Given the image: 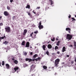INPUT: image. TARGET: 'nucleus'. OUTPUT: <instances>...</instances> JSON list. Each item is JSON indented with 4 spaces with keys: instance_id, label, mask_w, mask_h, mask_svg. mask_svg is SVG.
I'll return each mask as SVG.
<instances>
[{
    "instance_id": "nucleus-4",
    "label": "nucleus",
    "mask_w": 76,
    "mask_h": 76,
    "mask_svg": "<svg viewBox=\"0 0 76 76\" xmlns=\"http://www.w3.org/2000/svg\"><path fill=\"white\" fill-rule=\"evenodd\" d=\"M4 14L5 16H7L8 18L10 17V14H9V12H7V11H4Z\"/></svg>"
},
{
    "instance_id": "nucleus-12",
    "label": "nucleus",
    "mask_w": 76,
    "mask_h": 76,
    "mask_svg": "<svg viewBox=\"0 0 76 76\" xmlns=\"http://www.w3.org/2000/svg\"><path fill=\"white\" fill-rule=\"evenodd\" d=\"M48 48L49 49H51L52 48V46L50 44H49L48 45Z\"/></svg>"
},
{
    "instance_id": "nucleus-14",
    "label": "nucleus",
    "mask_w": 76,
    "mask_h": 76,
    "mask_svg": "<svg viewBox=\"0 0 76 76\" xmlns=\"http://www.w3.org/2000/svg\"><path fill=\"white\" fill-rule=\"evenodd\" d=\"M64 51H66V47L64 46L62 48V52L64 53Z\"/></svg>"
},
{
    "instance_id": "nucleus-17",
    "label": "nucleus",
    "mask_w": 76,
    "mask_h": 76,
    "mask_svg": "<svg viewBox=\"0 0 76 76\" xmlns=\"http://www.w3.org/2000/svg\"><path fill=\"white\" fill-rule=\"evenodd\" d=\"M25 41H23L21 43V45H25Z\"/></svg>"
},
{
    "instance_id": "nucleus-61",
    "label": "nucleus",
    "mask_w": 76,
    "mask_h": 76,
    "mask_svg": "<svg viewBox=\"0 0 76 76\" xmlns=\"http://www.w3.org/2000/svg\"><path fill=\"white\" fill-rule=\"evenodd\" d=\"M34 74H32L31 76H34Z\"/></svg>"
},
{
    "instance_id": "nucleus-20",
    "label": "nucleus",
    "mask_w": 76,
    "mask_h": 76,
    "mask_svg": "<svg viewBox=\"0 0 76 76\" xmlns=\"http://www.w3.org/2000/svg\"><path fill=\"white\" fill-rule=\"evenodd\" d=\"M43 49L44 50H45V45H43L42 47Z\"/></svg>"
},
{
    "instance_id": "nucleus-36",
    "label": "nucleus",
    "mask_w": 76,
    "mask_h": 76,
    "mask_svg": "<svg viewBox=\"0 0 76 76\" xmlns=\"http://www.w3.org/2000/svg\"><path fill=\"white\" fill-rule=\"evenodd\" d=\"M71 64H73L74 63V61H71Z\"/></svg>"
},
{
    "instance_id": "nucleus-62",
    "label": "nucleus",
    "mask_w": 76,
    "mask_h": 76,
    "mask_svg": "<svg viewBox=\"0 0 76 76\" xmlns=\"http://www.w3.org/2000/svg\"><path fill=\"white\" fill-rule=\"evenodd\" d=\"M54 67H52V69H54Z\"/></svg>"
},
{
    "instance_id": "nucleus-39",
    "label": "nucleus",
    "mask_w": 76,
    "mask_h": 76,
    "mask_svg": "<svg viewBox=\"0 0 76 76\" xmlns=\"http://www.w3.org/2000/svg\"><path fill=\"white\" fill-rule=\"evenodd\" d=\"M33 13H34V14H36V12H35V10H33L32 11Z\"/></svg>"
},
{
    "instance_id": "nucleus-29",
    "label": "nucleus",
    "mask_w": 76,
    "mask_h": 76,
    "mask_svg": "<svg viewBox=\"0 0 76 76\" xmlns=\"http://www.w3.org/2000/svg\"><path fill=\"white\" fill-rule=\"evenodd\" d=\"M7 9H8V10H9L10 9V7H9V6H7Z\"/></svg>"
},
{
    "instance_id": "nucleus-43",
    "label": "nucleus",
    "mask_w": 76,
    "mask_h": 76,
    "mask_svg": "<svg viewBox=\"0 0 76 76\" xmlns=\"http://www.w3.org/2000/svg\"><path fill=\"white\" fill-rule=\"evenodd\" d=\"M69 47H73V45H69Z\"/></svg>"
},
{
    "instance_id": "nucleus-46",
    "label": "nucleus",
    "mask_w": 76,
    "mask_h": 76,
    "mask_svg": "<svg viewBox=\"0 0 76 76\" xmlns=\"http://www.w3.org/2000/svg\"><path fill=\"white\" fill-rule=\"evenodd\" d=\"M13 1V0H10V2L11 3H12Z\"/></svg>"
},
{
    "instance_id": "nucleus-63",
    "label": "nucleus",
    "mask_w": 76,
    "mask_h": 76,
    "mask_svg": "<svg viewBox=\"0 0 76 76\" xmlns=\"http://www.w3.org/2000/svg\"><path fill=\"white\" fill-rule=\"evenodd\" d=\"M0 66H1V63L0 62Z\"/></svg>"
},
{
    "instance_id": "nucleus-9",
    "label": "nucleus",
    "mask_w": 76,
    "mask_h": 76,
    "mask_svg": "<svg viewBox=\"0 0 76 76\" xmlns=\"http://www.w3.org/2000/svg\"><path fill=\"white\" fill-rule=\"evenodd\" d=\"M29 42H27L26 43V45L25 46V47H29Z\"/></svg>"
},
{
    "instance_id": "nucleus-34",
    "label": "nucleus",
    "mask_w": 76,
    "mask_h": 76,
    "mask_svg": "<svg viewBox=\"0 0 76 76\" xmlns=\"http://www.w3.org/2000/svg\"><path fill=\"white\" fill-rule=\"evenodd\" d=\"M3 23H0V26H3Z\"/></svg>"
},
{
    "instance_id": "nucleus-1",
    "label": "nucleus",
    "mask_w": 76,
    "mask_h": 76,
    "mask_svg": "<svg viewBox=\"0 0 76 76\" xmlns=\"http://www.w3.org/2000/svg\"><path fill=\"white\" fill-rule=\"evenodd\" d=\"M73 38V36L72 35H70L69 34H67L66 39H69V40H71Z\"/></svg>"
},
{
    "instance_id": "nucleus-26",
    "label": "nucleus",
    "mask_w": 76,
    "mask_h": 76,
    "mask_svg": "<svg viewBox=\"0 0 76 76\" xmlns=\"http://www.w3.org/2000/svg\"><path fill=\"white\" fill-rule=\"evenodd\" d=\"M4 38H6V36H4V37H1V39H3Z\"/></svg>"
},
{
    "instance_id": "nucleus-25",
    "label": "nucleus",
    "mask_w": 76,
    "mask_h": 76,
    "mask_svg": "<svg viewBox=\"0 0 76 76\" xmlns=\"http://www.w3.org/2000/svg\"><path fill=\"white\" fill-rule=\"evenodd\" d=\"M55 50H57V49H58V46H55Z\"/></svg>"
},
{
    "instance_id": "nucleus-2",
    "label": "nucleus",
    "mask_w": 76,
    "mask_h": 76,
    "mask_svg": "<svg viewBox=\"0 0 76 76\" xmlns=\"http://www.w3.org/2000/svg\"><path fill=\"white\" fill-rule=\"evenodd\" d=\"M60 61V59L59 58H57L55 60V66L56 67H57V66H58V64H59Z\"/></svg>"
},
{
    "instance_id": "nucleus-5",
    "label": "nucleus",
    "mask_w": 76,
    "mask_h": 76,
    "mask_svg": "<svg viewBox=\"0 0 76 76\" xmlns=\"http://www.w3.org/2000/svg\"><path fill=\"white\" fill-rule=\"evenodd\" d=\"M6 32H10V27H8L5 28Z\"/></svg>"
},
{
    "instance_id": "nucleus-58",
    "label": "nucleus",
    "mask_w": 76,
    "mask_h": 76,
    "mask_svg": "<svg viewBox=\"0 0 76 76\" xmlns=\"http://www.w3.org/2000/svg\"><path fill=\"white\" fill-rule=\"evenodd\" d=\"M57 75V73L56 72V73H55V75Z\"/></svg>"
},
{
    "instance_id": "nucleus-44",
    "label": "nucleus",
    "mask_w": 76,
    "mask_h": 76,
    "mask_svg": "<svg viewBox=\"0 0 76 76\" xmlns=\"http://www.w3.org/2000/svg\"><path fill=\"white\" fill-rule=\"evenodd\" d=\"M68 18L69 19H70V18H71V15H69Z\"/></svg>"
},
{
    "instance_id": "nucleus-42",
    "label": "nucleus",
    "mask_w": 76,
    "mask_h": 76,
    "mask_svg": "<svg viewBox=\"0 0 76 76\" xmlns=\"http://www.w3.org/2000/svg\"><path fill=\"white\" fill-rule=\"evenodd\" d=\"M27 13H28V15H29V16H31V13L30 12H28Z\"/></svg>"
},
{
    "instance_id": "nucleus-7",
    "label": "nucleus",
    "mask_w": 76,
    "mask_h": 76,
    "mask_svg": "<svg viewBox=\"0 0 76 76\" xmlns=\"http://www.w3.org/2000/svg\"><path fill=\"white\" fill-rule=\"evenodd\" d=\"M66 30L68 31L69 33H70L71 31V29L70 28H66Z\"/></svg>"
},
{
    "instance_id": "nucleus-28",
    "label": "nucleus",
    "mask_w": 76,
    "mask_h": 76,
    "mask_svg": "<svg viewBox=\"0 0 76 76\" xmlns=\"http://www.w3.org/2000/svg\"><path fill=\"white\" fill-rule=\"evenodd\" d=\"M51 40L52 41H54L55 40V38L54 37H53V39H51Z\"/></svg>"
},
{
    "instance_id": "nucleus-47",
    "label": "nucleus",
    "mask_w": 76,
    "mask_h": 76,
    "mask_svg": "<svg viewBox=\"0 0 76 76\" xmlns=\"http://www.w3.org/2000/svg\"><path fill=\"white\" fill-rule=\"evenodd\" d=\"M37 59H38V60H39L41 59V58L40 57H39L37 58Z\"/></svg>"
},
{
    "instance_id": "nucleus-30",
    "label": "nucleus",
    "mask_w": 76,
    "mask_h": 76,
    "mask_svg": "<svg viewBox=\"0 0 76 76\" xmlns=\"http://www.w3.org/2000/svg\"><path fill=\"white\" fill-rule=\"evenodd\" d=\"M2 66H3L4 65V61H2Z\"/></svg>"
},
{
    "instance_id": "nucleus-57",
    "label": "nucleus",
    "mask_w": 76,
    "mask_h": 76,
    "mask_svg": "<svg viewBox=\"0 0 76 76\" xmlns=\"http://www.w3.org/2000/svg\"><path fill=\"white\" fill-rule=\"evenodd\" d=\"M1 37H0V42L1 41Z\"/></svg>"
},
{
    "instance_id": "nucleus-6",
    "label": "nucleus",
    "mask_w": 76,
    "mask_h": 76,
    "mask_svg": "<svg viewBox=\"0 0 76 76\" xmlns=\"http://www.w3.org/2000/svg\"><path fill=\"white\" fill-rule=\"evenodd\" d=\"M25 60L26 61H29L28 62H31L32 61V60L30 58H26L25 59Z\"/></svg>"
},
{
    "instance_id": "nucleus-33",
    "label": "nucleus",
    "mask_w": 76,
    "mask_h": 76,
    "mask_svg": "<svg viewBox=\"0 0 76 76\" xmlns=\"http://www.w3.org/2000/svg\"><path fill=\"white\" fill-rule=\"evenodd\" d=\"M33 34H34L33 32H32L31 34H30V36L29 37H32V35H33Z\"/></svg>"
},
{
    "instance_id": "nucleus-31",
    "label": "nucleus",
    "mask_w": 76,
    "mask_h": 76,
    "mask_svg": "<svg viewBox=\"0 0 76 76\" xmlns=\"http://www.w3.org/2000/svg\"><path fill=\"white\" fill-rule=\"evenodd\" d=\"M23 54L24 56H26L27 55V53L26 52H24L23 53Z\"/></svg>"
},
{
    "instance_id": "nucleus-37",
    "label": "nucleus",
    "mask_w": 76,
    "mask_h": 76,
    "mask_svg": "<svg viewBox=\"0 0 76 76\" xmlns=\"http://www.w3.org/2000/svg\"><path fill=\"white\" fill-rule=\"evenodd\" d=\"M38 31H36L34 32V34H37V33H38Z\"/></svg>"
},
{
    "instance_id": "nucleus-59",
    "label": "nucleus",
    "mask_w": 76,
    "mask_h": 76,
    "mask_svg": "<svg viewBox=\"0 0 76 76\" xmlns=\"http://www.w3.org/2000/svg\"><path fill=\"white\" fill-rule=\"evenodd\" d=\"M56 40H57V41L58 40V39H57V38H56Z\"/></svg>"
},
{
    "instance_id": "nucleus-13",
    "label": "nucleus",
    "mask_w": 76,
    "mask_h": 76,
    "mask_svg": "<svg viewBox=\"0 0 76 76\" xmlns=\"http://www.w3.org/2000/svg\"><path fill=\"white\" fill-rule=\"evenodd\" d=\"M6 67L7 68V69H9V68L10 67V66L9 65L7 64H6Z\"/></svg>"
},
{
    "instance_id": "nucleus-38",
    "label": "nucleus",
    "mask_w": 76,
    "mask_h": 76,
    "mask_svg": "<svg viewBox=\"0 0 76 76\" xmlns=\"http://www.w3.org/2000/svg\"><path fill=\"white\" fill-rule=\"evenodd\" d=\"M12 60H13V61H14V60H15V59L14 57H13V58H12Z\"/></svg>"
},
{
    "instance_id": "nucleus-53",
    "label": "nucleus",
    "mask_w": 76,
    "mask_h": 76,
    "mask_svg": "<svg viewBox=\"0 0 76 76\" xmlns=\"http://www.w3.org/2000/svg\"><path fill=\"white\" fill-rule=\"evenodd\" d=\"M66 57H69V55H67L66 56Z\"/></svg>"
},
{
    "instance_id": "nucleus-15",
    "label": "nucleus",
    "mask_w": 76,
    "mask_h": 76,
    "mask_svg": "<svg viewBox=\"0 0 76 76\" xmlns=\"http://www.w3.org/2000/svg\"><path fill=\"white\" fill-rule=\"evenodd\" d=\"M13 63L15 64H18V61L17 60H15L13 61Z\"/></svg>"
},
{
    "instance_id": "nucleus-41",
    "label": "nucleus",
    "mask_w": 76,
    "mask_h": 76,
    "mask_svg": "<svg viewBox=\"0 0 76 76\" xmlns=\"http://www.w3.org/2000/svg\"><path fill=\"white\" fill-rule=\"evenodd\" d=\"M39 12H38L36 15V16H38L39 15Z\"/></svg>"
},
{
    "instance_id": "nucleus-64",
    "label": "nucleus",
    "mask_w": 76,
    "mask_h": 76,
    "mask_svg": "<svg viewBox=\"0 0 76 76\" xmlns=\"http://www.w3.org/2000/svg\"><path fill=\"white\" fill-rule=\"evenodd\" d=\"M75 18H76V15H75Z\"/></svg>"
},
{
    "instance_id": "nucleus-51",
    "label": "nucleus",
    "mask_w": 76,
    "mask_h": 76,
    "mask_svg": "<svg viewBox=\"0 0 76 76\" xmlns=\"http://www.w3.org/2000/svg\"><path fill=\"white\" fill-rule=\"evenodd\" d=\"M55 58H56L54 57H53L52 58V60H54V59H55Z\"/></svg>"
},
{
    "instance_id": "nucleus-32",
    "label": "nucleus",
    "mask_w": 76,
    "mask_h": 76,
    "mask_svg": "<svg viewBox=\"0 0 76 76\" xmlns=\"http://www.w3.org/2000/svg\"><path fill=\"white\" fill-rule=\"evenodd\" d=\"M41 22H42V21H41L39 22V26H40V25H41Z\"/></svg>"
},
{
    "instance_id": "nucleus-8",
    "label": "nucleus",
    "mask_w": 76,
    "mask_h": 76,
    "mask_svg": "<svg viewBox=\"0 0 76 76\" xmlns=\"http://www.w3.org/2000/svg\"><path fill=\"white\" fill-rule=\"evenodd\" d=\"M27 32H28V31H27V29H24V30L23 33V35H25L26 33H27Z\"/></svg>"
},
{
    "instance_id": "nucleus-49",
    "label": "nucleus",
    "mask_w": 76,
    "mask_h": 76,
    "mask_svg": "<svg viewBox=\"0 0 76 76\" xmlns=\"http://www.w3.org/2000/svg\"><path fill=\"white\" fill-rule=\"evenodd\" d=\"M32 54H33V53L32 52L30 53V55H32Z\"/></svg>"
},
{
    "instance_id": "nucleus-50",
    "label": "nucleus",
    "mask_w": 76,
    "mask_h": 76,
    "mask_svg": "<svg viewBox=\"0 0 76 76\" xmlns=\"http://www.w3.org/2000/svg\"><path fill=\"white\" fill-rule=\"evenodd\" d=\"M57 54H60V52H59V51H58V52H57Z\"/></svg>"
},
{
    "instance_id": "nucleus-10",
    "label": "nucleus",
    "mask_w": 76,
    "mask_h": 76,
    "mask_svg": "<svg viewBox=\"0 0 76 76\" xmlns=\"http://www.w3.org/2000/svg\"><path fill=\"white\" fill-rule=\"evenodd\" d=\"M14 70L15 72H16L17 70H18L19 69V67L18 66H16L14 68Z\"/></svg>"
},
{
    "instance_id": "nucleus-45",
    "label": "nucleus",
    "mask_w": 76,
    "mask_h": 76,
    "mask_svg": "<svg viewBox=\"0 0 76 76\" xmlns=\"http://www.w3.org/2000/svg\"><path fill=\"white\" fill-rule=\"evenodd\" d=\"M35 61H38V58L35 59Z\"/></svg>"
},
{
    "instance_id": "nucleus-60",
    "label": "nucleus",
    "mask_w": 76,
    "mask_h": 76,
    "mask_svg": "<svg viewBox=\"0 0 76 76\" xmlns=\"http://www.w3.org/2000/svg\"><path fill=\"white\" fill-rule=\"evenodd\" d=\"M30 48H32V46H30Z\"/></svg>"
},
{
    "instance_id": "nucleus-21",
    "label": "nucleus",
    "mask_w": 76,
    "mask_h": 76,
    "mask_svg": "<svg viewBox=\"0 0 76 76\" xmlns=\"http://www.w3.org/2000/svg\"><path fill=\"white\" fill-rule=\"evenodd\" d=\"M37 56H38V55L36 54L33 56V58H36L37 57Z\"/></svg>"
},
{
    "instance_id": "nucleus-27",
    "label": "nucleus",
    "mask_w": 76,
    "mask_h": 76,
    "mask_svg": "<svg viewBox=\"0 0 76 76\" xmlns=\"http://www.w3.org/2000/svg\"><path fill=\"white\" fill-rule=\"evenodd\" d=\"M46 54H47V55H48V56L49 55V52H48V51H46Z\"/></svg>"
},
{
    "instance_id": "nucleus-22",
    "label": "nucleus",
    "mask_w": 76,
    "mask_h": 76,
    "mask_svg": "<svg viewBox=\"0 0 76 76\" xmlns=\"http://www.w3.org/2000/svg\"><path fill=\"white\" fill-rule=\"evenodd\" d=\"M4 44H5V45H7V44H8V42H7V41H5L4 42Z\"/></svg>"
},
{
    "instance_id": "nucleus-18",
    "label": "nucleus",
    "mask_w": 76,
    "mask_h": 76,
    "mask_svg": "<svg viewBox=\"0 0 76 76\" xmlns=\"http://www.w3.org/2000/svg\"><path fill=\"white\" fill-rule=\"evenodd\" d=\"M26 8H28V9H30V5H27L26 7Z\"/></svg>"
},
{
    "instance_id": "nucleus-3",
    "label": "nucleus",
    "mask_w": 76,
    "mask_h": 76,
    "mask_svg": "<svg viewBox=\"0 0 76 76\" xmlns=\"http://www.w3.org/2000/svg\"><path fill=\"white\" fill-rule=\"evenodd\" d=\"M35 66H34V64L32 65L31 66V69L30 71V72H32L33 71V72H35V69L34 68H35Z\"/></svg>"
},
{
    "instance_id": "nucleus-55",
    "label": "nucleus",
    "mask_w": 76,
    "mask_h": 76,
    "mask_svg": "<svg viewBox=\"0 0 76 76\" xmlns=\"http://www.w3.org/2000/svg\"><path fill=\"white\" fill-rule=\"evenodd\" d=\"M75 61L76 62V57H75Z\"/></svg>"
},
{
    "instance_id": "nucleus-40",
    "label": "nucleus",
    "mask_w": 76,
    "mask_h": 76,
    "mask_svg": "<svg viewBox=\"0 0 76 76\" xmlns=\"http://www.w3.org/2000/svg\"><path fill=\"white\" fill-rule=\"evenodd\" d=\"M40 7H37V8H36V9H40Z\"/></svg>"
},
{
    "instance_id": "nucleus-56",
    "label": "nucleus",
    "mask_w": 76,
    "mask_h": 76,
    "mask_svg": "<svg viewBox=\"0 0 76 76\" xmlns=\"http://www.w3.org/2000/svg\"><path fill=\"white\" fill-rule=\"evenodd\" d=\"M50 68H49V69H48V71H51V70H50Z\"/></svg>"
},
{
    "instance_id": "nucleus-48",
    "label": "nucleus",
    "mask_w": 76,
    "mask_h": 76,
    "mask_svg": "<svg viewBox=\"0 0 76 76\" xmlns=\"http://www.w3.org/2000/svg\"><path fill=\"white\" fill-rule=\"evenodd\" d=\"M34 38H35V37H36V34H34Z\"/></svg>"
},
{
    "instance_id": "nucleus-19",
    "label": "nucleus",
    "mask_w": 76,
    "mask_h": 76,
    "mask_svg": "<svg viewBox=\"0 0 76 76\" xmlns=\"http://www.w3.org/2000/svg\"><path fill=\"white\" fill-rule=\"evenodd\" d=\"M49 1L51 3V5H53V1L52 0H49Z\"/></svg>"
},
{
    "instance_id": "nucleus-52",
    "label": "nucleus",
    "mask_w": 76,
    "mask_h": 76,
    "mask_svg": "<svg viewBox=\"0 0 76 76\" xmlns=\"http://www.w3.org/2000/svg\"><path fill=\"white\" fill-rule=\"evenodd\" d=\"M35 59H33V60H32V61H35Z\"/></svg>"
},
{
    "instance_id": "nucleus-35",
    "label": "nucleus",
    "mask_w": 76,
    "mask_h": 76,
    "mask_svg": "<svg viewBox=\"0 0 76 76\" xmlns=\"http://www.w3.org/2000/svg\"><path fill=\"white\" fill-rule=\"evenodd\" d=\"M72 21L73 20H76V19H75V18H72Z\"/></svg>"
},
{
    "instance_id": "nucleus-24",
    "label": "nucleus",
    "mask_w": 76,
    "mask_h": 76,
    "mask_svg": "<svg viewBox=\"0 0 76 76\" xmlns=\"http://www.w3.org/2000/svg\"><path fill=\"white\" fill-rule=\"evenodd\" d=\"M60 44V41H58L56 44L58 46H59V45Z\"/></svg>"
},
{
    "instance_id": "nucleus-54",
    "label": "nucleus",
    "mask_w": 76,
    "mask_h": 76,
    "mask_svg": "<svg viewBox=\"0 0 76 76\" xmlns=\"http://www.w3.org/2000/svg\"><path fill=\"white\" fill-rule=\"evenodd\" d=\"M2 18V17L1 16L0 17V20H1V18Z\"/></svg>"
},
{
    "instance_id": "nucleus-16",
    "label": "nucleus",
    "mask_w": 76,
    "mask_h": 76,
    "mask_svg": "<svg viewBox=\"0 0 76 76\" xmlns=\"http://www.w3.org/2000/svg\"><path fill=\"white\" fill-rule=\"evenodd\" d=\"M74 45V47H75V49H76V42L74 41L73 42Z\"/></svg>"
},
{
    "instance_id": "nucleus-23",
    "label": "nucleus",
    "mask_w": 76,
    "mask_h": 76,
    "mask_svg": "<svg viewBox=\"0 0 76 76\" xmlns=\"http://www.w3.org/2000/svg\"><path fill=\"white\" fill-rule=\"evenodd\" d=\"M43 67L44 69H47V67L45 66H44Z\"/></svg>"
},
{
    "instance_id": "nucleus-11",
    "label": "nucleus",
    "mask_w": 76,
    "mask_h": 76,
    "mask_svg": "<svg viewBox=\"0 0 76 76\" xmlns=\"http://www.w3.org/2000/svg\"><path fill=\"white\" fill-rule=\"evenodd\" d=\"M38 28H39V29H43L44 28V26L42 25H41L40 26H39Z\"/></svg>"
}]
</instances>
